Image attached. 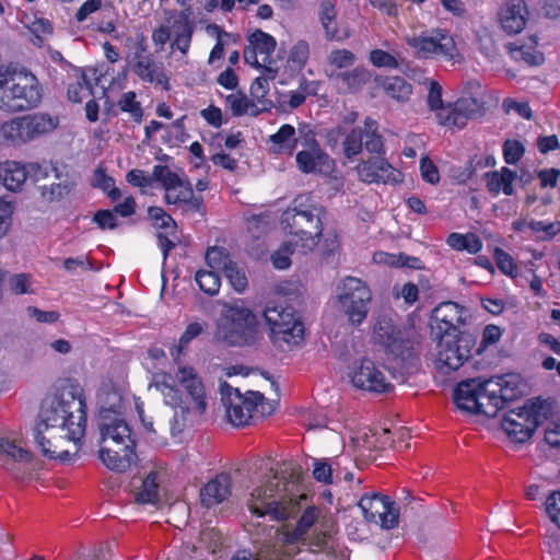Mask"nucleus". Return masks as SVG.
Instances as JSON below:
<instances>
[{
  "label": "nucleus",
  "mask_w": 560,
  "mask_h": 560,
  "mask_svg": "<svg viewBox=\"0 0 560 560\" xmlns=\"http://www.w3.org/2000/svg\"><path fill=\"white\" fill-rule=\"evenodd\" d=\"M249 45L244 50V60L247 65L267 70L269 78H276L279 66L278 60L273 58L277 42L276 39L260 31L256 30L248 37Z\"/></svg>",
  "instance_id": "nucleus-19"
},
{
  "label": "nucleus",
  "mask_w": 560,
  "mask_h": 560,
  "mask_svg": "<svg viewBox=\"0 0 560 560\" xmlns=\"http://www.w3.org/2000/svg\"><path fill=\"white\" fill-rule=\"evenodd\" d=\"M524 154V147L520 141L506 140L503 144V156L508 164L517 163Z\"/></svg>",
  "instance_id": "nucleus-62"
},
{
  "label": "nucleus",
  "mask_w": 560,
  "mask_h": 560,
  "mask_svg": "<svg viewBox=\"0 0 560 560\" xmlns=\"http://www.w3.org/2000/svg\"><path fill=\"white\" fill-rule=\"evenodd\" d=\"M428 106L430 110L435 113L436 118L440 121V114L444 112L445 115L447 109V105H444L442 100V86L434 80H428Z\"/></svg>",
  "instance_id": "nucleus-50"
},
{
  "label": "nucleus",
  "mask_w": 560,
  "mask_h": 560,
  "mask_svg": "<svg viewBox=\"0 0 560 560\" xmlns=\"http://www.w3.org/2000/svg\"><path fill=\"white\" fill-rule=\"evenodd\" d=\"M355 62V56L352 51L348 49H335L331 50L327 57V67L325 72H330L331 70L339 71L341 69H346L351 67Z\"/></svg>",
  "instance_id": "nucleus-44"
},
{
  "label": "nucleus",
  "mask_w": 560,
  "mask_h": 560,
  "mask_svg": "<svg viewBox=\"0 0 560 560\" xmlns=\"http://www.w3.org/2000/svg\"><path fill=\"white\" fill-rule=\"evenodd\" d=\"M194 32L195 24L190 20L189 14L184 11L180 12L171 26V34L174 36L171 47L179 50L183 55H187Z\"/></svg>",
  "instance_id": "nucleus-31"
},
{
  "label": "nucleus",
  "mask_w": 560,
  "mask_h": 560,
  "mask_svg": "<svg viewBox=\"0 0 560 560\" xmlns=\"http://www.w3.org/2000/svg\"><path fill=\"white\" fill-rule=\"evenodd\" d=\"M208 32L215 35L217 36V43L214 45V47L212 48L211 52H210V56H209V59H208V63L209 65H214V62L217 60H220L222 59L223 57V54H224V43L222 40V37L223 36H229V34L224 31H222V28L215 24H212V25H209L207 27Z\"/></svg>",
  "instance_id": "nucleus-58"
},
{
  "label": "nucleus",
  "mask_w": 560,
  "mask_h": 560,
  "mask_svg": "<svg viewBox=\"0 0 560 560\" xmlns=\"http://www.w3.org/2000/svg\"><path fill=\"white\" fill-rule=\"evenodd\" d=\"M327 77L342 93L358 92L371 80L370 71L363 67L351 71H327Z\"/></svg>",
  "instance_id": "nucleus-27"
},
{
  "label": "nucleus",
  "mask_w": 560,
  "mask_h": 560,
  "mask_svg": "<svg viewBox=\"0 0 560 560\" xmlns=\"http://www.w3.org/2000/svg\"><path fill=\"white\" fill-rule=\"evenodd\" d=\"M319 20L328 39L338 37L337 11L334 0H322Z\"/></svg>",
  "instance_id": "nucleus-38"
},
{
  "label": "nucleus",
  "mask_w": 560,
  "mask_h": 560,
  "mask_svg": "<svg viewBox=\"0 0 560 560\" xmlns=\"http://www.w3.org/2000/svg\"><path fill=\"white\" fill-rule=\"evenodd\" d=\"M221 394L228 421L235 427L247 425L250 420H260L275 410L273 402L267 400L259 392H247L242 395L238 389L224 384Z\"/></svg>",
  "instance_id": "nucleus-7"
},
{
  "label": "nucleus",
  "mask_w": 560,
  "mask_h": 560,
  "mask_svg": "<svg viewBox=\"0 0 560 560\" xmlns=\"http://www.w3.org/2000/svg\"><path fill=\"white\" fill-rule=\"evenodd\" d=\"M324 214L322 206H311L305 210L294 208L284 212L282 224L295 246H300L301 254L312 252L317 246L323 233Z\"/></svg>",
  "instance_id": "nucleus-8"
},
{
  "label": "nucleus",
  "mask_w": 560,
  "mask_h": 560,
  "mask_svg": "<svg viewBox=\"0 0 560 560\" xmlns=\"http://www.w3.org/2000/svg\"><path fill=\"white\" fill-rule=\"evenodd\" d=\"M0 453L19 463H30L32 454L9 439H0Z\"/></svg>",
  "instance_id": "nucleus-49"
},
{
  "label": "nucleus",
  "mask_w": 560,
  "mask_h": 560,
  "mask_svg": "<svg viewBox=\"0 0 560 560\" xmlns=\"http://www.w3.org/2000/svg\"><path fill=\"white\" fill-rule=\"evenodd\" d=\"M85 401L72 389L62 390L43 407L34 439L44 456L59 459L69 456L65 444H77L85 434Z\"/></svg>",
  "instance_id": "nucleus-1"
},
{
  "label": "nucleus",
  "mask_w": 560,
  "mask_h": 560,
  "mask_svg": "<svg viewBox=\"0 0 560 560\" xmlns=\"http://www.w3.org/2000/svg\"><path fill=\"white\" fill-rule=\"evenodd\" d=\"M310 46L305 40H299L290 50L289 66L294 70H301L307 62Z\"/></svg>",
  "instance_id": "nucleus-52"
},
{
  "label": "nucleus",
  "mask_w": 560,
  "mask_h": 560,
  "mask_svg": "<svg viewBox=\"0 0 560 560\" xmlns=\"http://www.w3.org/2000/svg\"><path fill=\"white\" fill-rule=\"evenodd\" d=\"M417 332L412 326L397 323L390 317H381L374 327V341L396 359L402 361L413 354Z\"/></svg>",
  "instance_id": "nucleus-13"
},
{
  "label": "nucleus",
  "mask_w": 560,
  "mask_h": 560,
  "mask_svg": "<svg viewBox=\"0 0 560 560\" xmlns=\"http://www.w3.org/2000/svg\"><path fill=\"white\" fill-rule=\"evenodd\" d=\"M178 364L174 377L170 374L156 376L152 386L159 390L164 397L166 405L174 408V425L173 430L180 432L185 427L186 413L190 410L198 415H202L207 409L206 388L196 372L189 365Z\"/></svg>",
  "instance_id": "nucleus-3"
},
{
  "label": "nucleus",
  "mask_w": 560,
  "mask_h": 560,
  "mask_svg": "<svg viewBox=\"0 0 560 560\" xmlns=\"http://www.w3.org/2000/svg\"><path fill=\"white\" fill-rule=\"evenodd\" d=\"M530 233L529 238H535L538 241H550L552 240L558 233H560V222L553 221V222H547V221H537L534 219H530Z\"/></svg>",
  "instance_id": "nucleus-41"
},
{
  "label": "nucleus",
  "mask_w": 560,
  "mask_h": 560,
  "mask_svg": "<svg viewBox=\"0 0 560 560\" xmlns=\"http://www.w3.org/2000/svg\"><path fill=\"white\" fill-rule=\"evenodd\" d=\"M56 176L59 179L58 183H52L49 186L42 187V196L47 201H55L61 199L71 191L74 185V183L70 180L68 177L61 179L58 174Z\"/></svg>",
  "instance_id": "nucleus-46"
},
{
  "label": "nucleus",
  "mask_w": 560,
  "mask_h": 560,
  "mask_svg": "<svg viewBox=\"0 0 560 560\" xmlns=\"http://www.w3.org/2000/svg\"><path fill=\"white\" fill-rule=\"evenodd\" d=\"M489 378L463 381L454 392L455 404L464 411L494 417L503 408V405L498 394H489Z\"/></svg>",
  "instance_id": "nucleus-11"
},
{
  "label": "nucleus",
  "mask_w": 560,
  "mask_h": 560,
  "mask_svg": "<svg viewBox=\"0 0 560 560\" xmlns=\"http://www.w3.org/2000/svg\"><path fill=\"white\" fill-rule=\"evenodd\" d=\"M135 92H126L118 101V106L122 112L129 113L135 121L140 122L143 117L141 104L136 100Z\"/></svg>",
  "instance_id": "nucleus-53"
},
{
  "label": "nucleus",
  "mask_w": 560,
  "mask_h": 560,
  "mask_svg": "<svg viewBox=\"0 0 560 560\" xmlns=\"http://www.w3.org/2000/svg\"><path fill=\"white\" fill-rule=\"evenodd\" d=\"M405 42L418 59H435L458 63L463 60L453 35L444 28H430L405 35Z\"/></svg>",
  "instance_id": "nucleus-6"
},
{
  "label": "nucleus",
  "mask_w": 560,
  "mask_h": 560,
  "mask_svg": "<svg viewBox=\"0 0 560 560\" xmlns=\"http://www.w3.org/2000/svg\"><path fill=\"white\" fill-rule=\"evenodd\" d=\"M226 105L234 116H242L245 114L257 115L258 108L253 101H249L243 93H233L226 96Z\"/></svg>",
  "instance_id": "nucleus-40"
},
{
  "label": "nucleus",
  "mask_w": 560,
  "mask_h": 560,
  "mask_svg": "<svg viewBox=\"0 0 560 560\" xmlns=\"http://www.w3.org/2000/svg\"><path fill=\"white\" fill-rule=\"evenodd\" d=\"M363 147L371 154H385L377 122L370 117L364 120V128H353L346 135L342 142L343 154L349 160L358 156Z\"/></svg>",
  "instance_id": "nucleus-20"
},
{
  "label": "nucleus",
  "mask_w": 560,
  "mask_h": 560,
  "mask_svg": "<svg viewBox=\"0 0 560 560\" xmlns=\"http://www.w3.org/2000/svg\"><path fill=\"white\" fill-rule=\"evenodd\" d=\"M206 261L212 270L222 272L234 262L226 249L218 246L210 247L207 250Z\"/></svg>",
  "instance_id": "nucleus-45"
},
{
  "label": "nucleus",
  "mask_w": 560,
  "mask_h": 560,
  "mask_svg": "<svg viewBox=\"0 0 560 560\" xmlns=\"http://www.w3.org/2000/svg\"><path fill=\"white\" fill-rule=\"evenodd\" d=\"M27 27L35 35L33 43L37 46H40L43 42L40 35L50 34L52 31L50 22L42 18H35L27 24Z\"/></svg>",
  "instance_id": "nucleus-63"
},
{
  "label": "nucleus",
  "mask_w": 560,
  "mask_h": 560,
  "mask_svg": "<svg viewBox=\"0 0 560 560\" xmlns=\"http://www.w3.org/2000/svg\"><path fill=\"white\" fill-rule=\"evenodd\" d=\"M472 340L465 334L442 335L438 343L435 366L442 373L458 370L470 358Z\"/></svg>",
  "instance_id": "nucleus-18"
},
{
  "label": "nucleus",
  "mask_w": 560,
  "mask_h": 560,
  "mask_svg": "<svg viewBox=\"0 0 560 560\" xmlns=\"http://www.w3.org/2000/svg\"><path fill=\"white\" fill-rule=\"evenodd\" d=\"M148 217L156 229L171 230L170 233L175 234L176 222L163 208L150 207L148 209Z\"/></svg>",
  "instance_id": "nucleus-51"
},
{
  "label": "nucleus",
  "mask_w": 560,
  "mask_h": 560,
  "mask_svg": "<svg viewBox=\"0 0 560 560\" xmlns=\"http://www.w3.org/2000/svg\"><path fill=\"white\" fill-rule=\"evenodd\" d=\"M359 506L366 521L380 524L385 529L398 524V509L388 497L378 493L364 495L360 499Z\"/></svg>",
  "instance_id": "nucleus-22"
},
{
  "label": "nucleus",
  "mask_w": 560,
  "mask_h": 560,
  "mask_svg": "<svg viewBox=\"0 0 560 560\" xmlns=\"http://www.w3.org/2000/svg\"><path fill=\"white\" fill-rule=\"evenodd\" d=\"M432 317L442 335L457 334L463 322V308L455 302H443L433 310Z\"/></svg>",
  "instance_id": "nucleus-29"
},
{
  "label": "nucleus",
  "mask_w": 560,
  "mask_h": 560,
  "mask_svg": "<svg viewBox=\"0 0 560 560\" xmlns=\"http://www.w3.org/2000/svg\"><path fill=\"white\" fill-rule=\"evenodd\" d=\"M386 94L398 102L407 101L412 92L411 85L401 77L387 78L383 82Z\"/></svg>",
  "instance_id": "nucleus-39"
},
{
  "label": "nucleus",
  "mask_w": 560,
  "mask_h": 560,
  "mask_svg": "<svg viewBox=\"0 0 560 560\" xmlns=\"http://www.w3.org/2000/svg\"><path fill=\"white\" fill-rule=\"evenodd\" d=\"M101 450L103 464L116 471H126L136 462L135 440L128 423L120 418H112L102 412L100 420Z\"/></svg>",
  "instance_id": "nucleus-4"
},
{
  "label": "nucleus",
  "mask_w": 560,
  "mask_h": 560,
  "mask_svg": "<svg viewBox=\"0 0 560 560\" xmlns=\"http://www.w3.org/2000/svg\"><path fill=\"white\" fill-rule=\"evenodd\" d=\"M301 142L304 147L296 153L295 161L298 168L304 174H329L335 167L334 160L326 153L317 142L315 133L307 127L299 128Z\"/></svg>",
  "instance_id": "nucleus-17"
},
{
  "label": "nucleus",
  "mask_w": 560,
  "mask_h": 560,
  "mask_svg": "<svg viewBox=\"0 0 560 560\" xmlns=\"http://www.w3.org/2000/svg\"><path fill=\"white\" fill-rule=\"evenodd\" d=\"M8 285L14 294L34 293L32 277L27 273L13 275L9 278Z\"/></svg>",
  "instance_id": "nucleus-54"
},
{
  "label": "nucleus",
  "mask_w": 560,
  "mask_h": 560,
  "mask_svg": "<svg viewBox=\"0 0 560 560\" xmlns=\"http://www.w3.org/2000/svg\"><path fill=\"white\" fill-rule=\"evenodd\" d=\"M159 500L158 474L150 472L137 493V501L143 504H154Z\"/></svg>",
  "instance_id": "nucleus-42"
},
{
  "label": "nucleus",
  "mask_w": 560,
  "mask_h": 560,
  "mask_svg": "<svg viewBox=\"0 0 560 560\" xmlns=\"http://www.w3.org/2000/svg\"><path fill=\"white\" fill-rule=\"evenodd\" d=\"M318 517V510L308 506L294 528L276 529V542H264L256 552V560H287L298 555L301 546L307 545L306 534Z\"/></svg>",
  "instance_id": "nucleus-5"
},
{
  "label": "nucleus",
  "mask_w": 560,
  "mask_h": 560,
  "mask_svg": "<svg viewBox=\"0 0 560 560\" xmlns=\"http://www.w3.org/2000/svg\"><path fill=\"white\" fill-rule=\"evenodd\" d=\"M275 78H269L267 70H264V73L256 78L252 83L249 92L252 97L266 107L265 97L269 92V81Z\"/></svg>",
  "instance_id": "nucleus-55"
},
{
  "label": "nucleus",
  "mask_w": 560,
  "mask_h": 560,
  "mask_svg": "<svg viewBox=\"0 0 560 560\" xmlns=\"http://www.w3.org/2000/svg\"><path fill=\"white\" fill-rule=\"evenodd\" d=\"M348 376L355 388L365 392L382 394L392 388L383 370L370 359L354 362L349 368Z\"/></svg>",
  "instance_id": "nucleus-21"
},
{
  "label": "nucleus",
  "mask_w": 560,
  "mask_h": 560,
  "mask_svg": "<svg viewBox=\"0 0 560 560\" xmlns=\"http://www.w3.org/2000/svg\"><path fill=\"white\" fill-rule=\"evenodd\" d=\"M545 506L550 520L560 528V492L551 493L547 498Z\"/></svg>",
  "instance_id": "nucleus-64"
},
{
  "label": "nucleus",
  "mask_w": 560,
  "mask_h": 560,
  "mask_svg": "<svg viewBox=\"0 0 560 560\" xmlns=\"http://www.w3.org/2000/svg\"><path fill=\"white\" fill-rule=\"evenodd\" d=\"M0 141L26 142L23 117L11 119L0 126Z\"/></svg>",
  "instance_id": "nucleus-43"
},
{
  "label": "nucleus",
  "mask_w": 560,
  "mask_h": 560,
  "mask_svg": "<svg viewBox=\"0 0 560 560\" xmlns=\"http://www.w3.org/2000/svg\"><path fill=\"white\" fill-rule=\"evenodd\" d=\"M264 317L270 328L271 339L281 346L299 345L303 340L304 326L295 316L291 307L283 305H268L264 311Z\"/></svg>",
  "instance_id": "nucleus-16"
},
{
  "label": "nucleus",
  "mask_w": 560,
  "mask_h": 560,
  "mask_svg": "<svg viewBox=\"0 0 560 560\" xmlns=\"http://www.w3.org/2000/svg\"><path fill=\"white\" fill-rule=\"evenodd\" d=\"M489 394H498L503 406L521 396L525 387L521 376L514 373L491 377L489 378Z\"/></svg>",
  "instance_id": "nucleus-30"
},
{
  "label": "nucleus",
  "mask_w": 560,
  "mask_h": 560,
  "mask_svg": "<svg viewBox=\"0 0 560 560\" xmlns=\"http://www.w3.org/2000/svg\"><path fill=\"white\" fill-rule=\"evenodd\" d=\"M548 408L541 401H527L522 407L510 409L501 421L502 430L516 442L527 441L547 418Z\"/></svg>",
  "instance_id": "nucleus-15"
},
{
  "label": "nucleus",
  "mask_w": 560,
  "mask_h": 560,
  "mask_svg": "<svg viewBox=\"0 0 560 560\" xmlns=\"http://www.w3.org/2000/svg\"><path fill=\"white\" fill-rule=\"evenodd\" d=\"M131 71L143 82L161 85L168 89V78L163 67L154 61L150 55L136 54L130 63Z\"/></svg>",
  "instance_id": "nucleus-25"
},
{
  "label": "nucleus",
  "mask_w": 560,
  "mask_h": 560,
  "mask_svg": "<svg viewBox=\"0 0 560 560\" xmlns=\"http://www.w3.org/2000/svg\"><path fill=\"white\" fill-rule=\"evenodd\" d=\"M509 52L516 61H524L529 66H538L544 62V55L536 49V40L532 39L529 45H517L510 43L508 45Z\"/></svg>",
  "instance_id": "nucleus-37"
},
{
  "label": "nucleus",
  "mask_w": 560,
  "mask_h": 560,
  "mask_svg": "<svg viewBox=\"0 0 560 560\" xmlns=\"http://www.w3.org/2000/svg\"><path fill=\"white\" fill-rule=\"evenodd\" d=\"M152 174L164 188V201L168 206L180 208L184 212H201L203 199L195 195L186 176L173 172L166 165H155Z\"/></svg>",
  "instance_id": "nucleus-12"
},
{
  "label": "nucleus",
  "mask_w": 560,
  "mask_h": 560,
  "mask_svg": "<svg viewBox=\"0 0 560 560\" xmlns=\"http://www.w3.org/2000/svg\"><path fill=\"white\" fill-rule=\"evenodd\" d=\"M27 178L25 165L16 161L0 162V180L7 189L15 191Z\"/></svg>",
  "instance_id": "nucleus-33"
},
{
  "label": "nucleus",
  "mask_w": 560,
  "mask_h": 560,
  "mask_svg": "<svg viewBox=\"0 0 560 560\" xmlns=\"http://www.w3.org/2000/svg\"><path fill=\"white\" fill-rule=\"evenodd\" d=\"M232 481L228 474H219L200 489V502L206 508L222 503L231 495Z\"/></svg>",
  "instance_id": "nucleus-28"
},
{
  "label": "nucleus",
  "mask_w": 560,
  "mask_h": 560,
  "mask_svg": "<svg viewBox=\"0 0 560 560\" xmlns=\"http://www.w3.org/2000/svg\"><path fill=\"white\" fill-rule=\"evenodd\" d=\"M259 487L253 489L247 506L253 516H268L271 521H287L298 512L301 493L302 468L294 463H283Z\"/></svg>",
  "instance_id": "nucleus-2"
},
{
  "label": "nucleus",
  "mask_w": 560,
  "mask_h": 560,
  "mask_svg": "<svg viewBox=\"0 0 560 560\" xmlns=\"http://www.w3.org/2000/svg\"><path fill=\"white\" fill-rule=\"evenodd\" d=\"M196 282L200 290L209 295L217 294L221 285L220 277L214 270H199L196 273Z\"/></svg>",
  "instance_id": "nucleus-47"
},
{
  "label": "nucleus",
  "mask_w": 560,
  "mask_h": 560,
  "mask_svg": "<svg viewBox=\"0 0 560 560\" xmlns=\"http://www.w3.org/2000/svg\"><path fill=\"white\" fill-rule=\"evenodd\" d=\"M295 252L300 253V246H295L293 240L284 242L271 256L273 266L277 269H285L291 265L290 256Z\"/></svg>",
  "instance_id": "nucleus-48"
},
{
  "label": "nucleus",
  "mask_w": 560,
  "mask_h": 560,
  "mask_svg": "<svg viewBox=\"0 0 560 560\" xmlns=\"http://www.w3.org/2000/svg\"><path fill=\"white\" fill-rule=\"evenodd\" d=\"M23 121L26 141L52 131L58 124L56 118L43 113L23 116Z\"/></svg>",
  "instance_id": "nucleus-34"
},
{
  "label": "nucleus",
  "mask_w": 560,
  "mask_h": 560,
  "mask_svg": "<svg viewBox=\"0 0 560 560\" xmlns=\"http://www.w3.org/2000/svg\"><path fill=\"white\" fill-rule=\"evenodd\" d=\"M68 83V98L73 103H81L92 94V86L83 70L75 69Z\"/></svg>",
  "instance_id": "nucleus-36"
},
{
  "label": "nucleus",
  "mask_w": 560,
  "mask_h": 560,
  "mask_svg": "<svg viewBox=\"0 0 560 560\" xmlns=\"http://www.w3.org/2000/svg\"><path fill=\"white\" fill-rule=\"evenodd\" d=\"M478 110V103L475 98L463 97L455 103L447 104L446 114H440V124L446 127L463 128L467 120Z\"/></svg>",
  "instance_id": "nucleus-26"
},
{
  "label": "nucleus",
  "mask_w": 560,
  "mask_h": 560,
  "mask_svg": "<svg viewBox=\"0 0 560 560\" xmlns=\"http://www.w3.org/2000/svg\"><path fill=\"white\" fill-rule=\"evenodd\" d=\"M94 185L107 192L112 200H117L120 197V190L115 187V180L101 170L94 173Z\"/></svg>",
  "instance_id": "nucleus-57"
},
{
  "label": "nucleus",
  "mask_w": 560,
  "mask_h": 560,
  "mask_svg": "<svg viewBox=\"0 0 560 560\" xmlns=\"http://www.w3.org/2000/svg\"><path fill=\"white\" fill-rule=\"evenodd\" d=\"M40 91L36 78L0 71V109L21 112L37 106Z\"/></svg>",
  "instance_id": "nucleus-10"
},
{
  "label": "nucleus",
  "mask_w": 560,
  "mask_h": 560,
  "mask_svg": "<svg viewBox=\"0 0 560 560\" xmlns=\"http://www.w3.org/2000/svg\"><path fill=\"white\" fill-rule=\"evenodd\" d=\"M334 471L332 464H329L326 459H316L314 462L313 477L316 481L331 485Z\"/></svg>",
  "instance_id": "nucleus-59"
},
{
  "label": "nucleus",
  "mask_w": 560,
  "mask_h": 560,
  "mask_svg": "<svg viewBox=\"0 0 560 560\" xmlns=\"http://www.w3.org/2000/svg\"><path fill=\"white\" fill-rule=\"evenodd\" d=\"M370 61L377 68H398V60L387 51L374 49L370 52Z\"/></svg>",
  "instance_id": "nucleus-61"
},
{
  "label": "nucleus",
  "mask_w": 560,
  "mask_h": 560,
  "mask_svg": "<svg viewBox=\"0 0 560 560\" xmlns=\"http://www.w3.org/2000/svg\"><path fill=\"white\" fill-rule=\"evenodd\" d=\"M488 190L494 195L500 191L506 196H511L514 192L513 182L516 177V173L508 167H502L500 172H490L486 174Z\"/></svg>",
  "instance_id": "nucleus-35"
},
{
  "label": "nucleus",
  "mask_w": 560,
  "mask_h": 560,
  "mask_svg": "<svg viewBox=\"0 0 560 560\" xmlns=\"http://www.w3.org/2000/svg\"><path fill=\"white\" fill-rule=\"evenodd\" d=\"M371 300L370 288L359 278L346 277L337 287V307L352 325H361L364 322Z\"/></svg>",
  "instance_id": "nucleus-14"
},
{
  "label": "nucleus",
  "mask_w": 560,
  "mask_h": 560,
  "mask_svg": "<svg viewBox=\"0 0 560 560\" xmlns=\"http://www.w3.org/2000/svg\"><path fill=\"white\" fill-rule=\"evenodd\" d=\"M206 323L194 322L187 325L185 331L179 338L177 352L180 353L188 347L189 342L201 335L206 328Z\"/></svg>",
  "instance_id": "nucleus-60"
},
{
  "label": "nucleus",
  "mask_w": 560,
  "mask_h": 560,
  "mask_svg": "<svg viewBox=\"0 0 560 560\" xmlns=\"http://www.w3.org/2000/svg\"><path fill=\"white\" fill-rule=\"evenodd\" d=\"M528 10L524 0H504L499 12L501 27L509 34L522 32L527 23Z\"/></svg>",
  "instance_id": "nucleus-24"
},
{
  "label": "nucleus",
  "mask_w": 560,
  "mask_h": 560,
  "mask_svg": "<svg viewBox=\"0 0 560 560\" xmlns=\"http://www.w3.org/2000/svg\"><path fill=\"white\" fill-rule=\"evenodd\" d=\"M258 322L255 314L243 306L224 307L218 322L215 336L229 346H247L256 340Z\"/></svg>",
  "instance_id": "nucleus-9"
},
{
  "label": "nucleus",
  "mask_w": 560,
  "mask_h": 560,
  "mask_svg": "<svg viewBox=\"0 0 560 560\" xmlns=\"http://www.w3.org/2000/svg\"><path fill=\"white\" fill-rule=\"evenodd\" d=\"M300 140L303 141L300 131L296 133L292 125H282L276 133L269 137L270 151L275 154L292 155Z\"/></svg>",
  "instance_id": "nucleus-32"
},
{
  "label": "nucleus",
  "mask_w": 560,
  "mask_h": 560,
  "mask_svg": "<svg viewBox=\"0 0 560 560\" xmlns=\"http://www.w3.org/2000/svg\"><path fill=\"white\" fill-rule=\"evenodd\" d=\"M223 273L237 292H243L246 289L248 282L245 271L235 261Z\"/></svg>",
  "instance_id": "nucleus-56"
},
{
  "label": "nucleus",
  "mask_w": 560,
  "mask_h": 560,
  "mask_svg": "<svg viewBox=\"0 0 560 560\" xmlns=\"http://www.w3.org/2000/svg\"><path fill=\"white\" fill-rule=\"evenodd\" d=\"M382 155L383 154H376L375 156L361 161L355 166L360 180L368 184H397L401 182V173Z\"/></svg>",
  "instance_id": "nucleus-23"
}]
</instances>
